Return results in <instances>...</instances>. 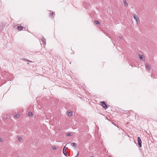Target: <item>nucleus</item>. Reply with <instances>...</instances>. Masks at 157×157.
<instances>
[{
    "instance_id": "f257e3e1",
    "label": "nucleus",
    "mask_w": 157,
    "mask_h": 157,
    "mask_svg": "<svg viewBox=\"0 0 157 157\" xmlns=\"http://www.w3.org/2000/svg\"><path fill=\"white\" fill-rule=\"evenodd\" d=\"M132 16L134 18V19L136 21V22L137 24H138V22L140 21V19L139 18L137 17V16L135 14H132Z\"/></svg>"
},
{
    "instance_id": "f03ea898",
    "label": "nucleus",
    "mask_w": 157,
    "mask_h": 157,
    "mask_svg": "<svg viewBox=\"0 0 157 157\" xmlns=\"http://www.w3.org/2000/svg\"><path fill=\"white\" fill-rule=\"evenodd\" d=\"M101 105L105 109H106L108 107L105 102L104 101L101 102Z\"/></svg>"
},
{
    "instance_id": "7ed1b4c3",
    "label": "nucleus",
    "mask_w": 157,
    "mask_h": 157,
    "mask_svg": "<svg viewBox=\"0 0 157 157\" xmlns=\"http://www.w3.org/2000/svg\"><path fill=\"white\" fill-rule=\"evenodd\" d=\"M137 141L138 142V144L139 146L140 147H142V145H141L142 141H141V140L140 137H137Z\"/></svg>"
},
{
    "instance_id": "20e7f679",
    "label": "nucleus",
    "mask_w": 157,
    "mask_h": 157,
    "mask_svg": "<svg viewBox=\"0 0 157 157\" xmlns=\"http://www.w3.org/2000/svg\"><path fill=\"white\" fill-rule=\"evenodd\" d=\"M139 57L142 61H144L145 60V58L144 56V55H140V54L138 55Z\"/></svg>"
},
{
    "instance_id": "39448f33",
    "label": "nucleus",
    "mask_w": 157,
    "mask_h": 157,
    "mask_svg": "<svg viewBox=\"0 0 157 157\" xmlns=\"http://www.w3.org/2000/svg\"><path fill=\"white\" fill-rule=\"evenodd\" d=\"M63 154H64V155H65L67 156V153L66 151V146H64L63 147Z\"/></svg>"
},
{
    "instance_id": "423d86ee",
    "label": "nucleus",
    "mask_w": 157,
    "mask_h": 157,
    "mask_svg": "<svg viewBox=\"0 0 157 157\" xmlns=\"http://www.w3.org/2000/svg\"><path fill=\"white\" fill-rule=\"evenodd\" d=\"M55 15V13L54 12H52L51 13H50V16L51 18H54Z\"/></svg>"
},
{
    "instance_id": "0eeeda50",
    "label": "nucleus",
    "mask_w": 157,
    "mask_h": 157,
    "mask_svg": "<svg viewBox=\"0 0 157 157\" xmlns=\"http://www.w3.org/2000/svg\"><path fill=\"white\" fill-rule=\"evenodd\" d=\"M145 66L149 70H150L151 69V67L149 65L148 63H146L145 64Z\"/></svg>"
},
{
    "instance_id": "6e6552de",
    "label": "nucleus",
    "mask_w": 157,
    "mask_h": 157,
    "mask_svg": "<svg viewBox=\"0 0 157 157\" xmlns=\"http://www.w3.org/2000/svg\"><path fill=\"white\" fill-rule=\"evenodd\" d=\"M41 41L44 44V45H45L46 44V39L44 38V37H43L42 39H41Z\"/></svg>"
},
{
    "instance_id": "1a4fd4ad",
    "label": "nucleus",
    "mask_w": 157,
    "mask_h": 157,
    "mask_svg": "<svg viewBox=\"0 0 157 157\" xmlns=\"http://www.w3.org/2000/svg\"><path fill=\"white\" fill-rule=\"evenodd\" d=\"M23 27L22 26H20L17 27V29L18 31H21L22 30Z\"/></svg>"
},
{
    "instance_id": "9d476101",
    "label": "nucleus",
    "mask_w": 157,
    "mask_h": 157,
    "mask_svg": "<svg viewBox=\"0 0 157 157\" xmlns=\"http://www.w3.org/2000/svg\"><path fill=\"white\" fill-rule=\"evenodd\" d=\"M67 114L69 116H71L72 115V112L71 111H68Z\"/></svg>"
},
{
    "instance_id": "9b49d317",
    "label": "nucleus",
    "mask_w": 157,
    "mask_h": 157,
    "mask_svg": "<svg viewBox=\"0 0 157 157\" xmlns=\"http://www.w3.org/2000/svg\"><path fill=\"white\" fill-rule=\"evenodd\" d=\"M76 144L75 143H72L71 144V145L73 147H74V148L75 149H76Z\"/></svg>"
},
{
    "instance_id": "f8f14e48",
    "label": "nucleus",
    "mask_w": 157,
    "mask_h": 157,
    "mask_svg": "<svg viewBox=\"0 0 157 157\" xmlns=\"http://www.w3.org/2000/svg\"><path fill=\"white\" fill-rule=\"evenodd\" d=\"M123 2L124 4L126 6H128V4L126 1V0H123Z\"/></svg>"
},
{
    "instance_id": "ddd939ff",
    "label": "nucleus",
    "mask_w": 157,
    "mask_h": 157,
    "mask_svg": "<svg viewBox=\"0 0 157 157\" xmlns=\"http://www.w3.org/2000/svg\"><path fill=\"white\" fill-rule=\"evenodd\" d=\"M18 140L20 142H21L22 140V138L21 136H17Z\"/></svg>"
},
{
    "instance_id": "4468645a",
    "label": "nucleus",
    "mask_w": 157,
    "mask_h": 157,
    "mask_svg": "<svg viewBox=\"0 0 157 157\" xmlns=\"http://www.w3.org/2000/svg\"><path fill=\"white\" fill-rule=\"evenodd\" d=\"M94 23L98 25L100 24V23L99 21L96 20L94 21Z\"/></svg>"
},
{
    "instance_id": "2eb2a0df",
    "label": "nucleus",
    "mask_w": 157,
    "mask_h": 157,
    "mask_svg": "<svg viewBox=\"0 0 157 157\" xmlns=\"http://www.w3.org/2000/svg\"><path fill=\"white\" fill-rule=\"evenodd\" d=\"M33 114L31 112H29L28 113V116H32Z\"/></svg>"
},
{
    "instance_id": "dca6fc26",
    "label": "nucleus",
    "mask_w": 157,
    "mask_h": 157,
    "mask_svg": "<svg viewBox=\"0 0 157 157\" xmlns=\"http://www.w3.org/2000/svg\"><path fill=\"white\" fill-rule=\"evenodd\" d=\"M14 117L18 118L20 117V115L19 114H17L14 116Z\"/></svg>"
},
{
    "instance_id": "f3484780",
    "label": "nucleus",
    "mask_w": 157,
    "mask_h": 157,
    "mask_svg": "<svg viewBox=\"0 0 157 157\" xmlns=\"http://www.w3.org/2000/svg\"><path fill=\"white\" fill-rule=\"evenodd\" d=\"M67 135L68 136H71V133L70 132H67Z\"/></svg>"
},
{
    "instance_id": "a211bd4d",
    "label": "nucleus",
    "mask_w": 157,
    "mask_h": 157,
    "mask_svg": "<svg viewBox=\"0 0 157 157\" xmlns=\"http://www.w3.org/2000/svg\"><path fill=\"white\" fill-rule=\"evenodd\" d=\"M52 148L53 150H56V147L55 146H52Z\"/></svg>"
},
{
    "instance_id": "6ab92c4d",
    "label": "nucleus",
    "mask_w": 157,
    "mask_h": 157,
    "mask_svg": "<svg viewBox=\"0 0 157 157\" xmlns=\"http://www.w3.org/2000/svg\"><path fill=\"white\" fill-rule=\"evenodd\" d=\"M24 60L25 61H28H28H29V60H28V59H24Z\"/></svg>"
},
{
    "instance_id": "aec40b11",
    "label": "nucleus",
    "mask_w": 157,
    "mask_h": 157,
    "mask_svg": "<svg viewBox=\"0 0 157 157\" xmlns=\"http://www.w3.org/2000/svg\"><path fill=\"white\" fill-rule=\"evenodd\" d=\"M0 141L1 142H3V140L2 138H0Z\"/></svg>"
},
{
    "instance_id": "412c9836",
    "label": "nucleus",
    "mask_w": 157,
    "mask_h": 157,
    "mask_svg": "<svg viewBox=\"0 0 157 157\" xmlns=\"http://www.w3.org/2000/svg\"><path fill=\"white\" fill-rule=\"evenodd\" d=\"M79 152H78V154H77V155L75 157H78V155H79Z\"/></svg>"
},
{
    "instance_id": "4be33fe9",
    "label": "nucleus",
    "mask_w": 157,
    "mask_h": 157,
    "mask_svg": "<svg viewBox=\"0 0 157 157\" xmlns=\"http://www.w3.org/2000/svg\"><path fill=\"white\" fill-rule=\"evenodd\" d=\"M120 39H121V40H122V39H123V38H122V37H120Z\"/></svg>"
},
{
    "instance_id": "5701e85b",
    "label": "nucleus",
    "mask_w": 157,
    "mask_h": 157,
    "mask_svg": "<svg viewBox=\"0 0 157 157\" xmlns=\"http://www.w3.org/2000/svg\"><path fill=\"white\" fill-rule=\"evenodd\" d=\"M29 62H33L31 61H30V60H29V61H28Z\"/></svg>"
},
{
    "instance_id": "b1692460",
    "label": "nucleus",
    "mask_w": 157,
    "mask_h": 157,
    "mask_svg": "<svg viewBox=\"0 0 157 157\" xmlns=\"http://www.w3.org/2000/svg\"><path fill=\"white\" fill-rule=\"evenodd\" d=\"M27 64H29V63H27Z\"/></svg>"
},
{
    "instance_id": "393cba45",
    "label": "nucleus",
    "mask_w": 157,
    "mask_h": 157,
    "mask_svg": "<svg viewBox=\"0 0 157 157\" xmlns=\"http://www.w3.org/2000/svg\"><path fill=\"white\" fill-rule=\"evenodd\" d=\"M131 66H132V67H133V66L132 65H131Z\"/></svg>"
},
{
    "instance_id": "a878e982",
    "label": "nucleus",
    "mask_w": 157,
    "mask_h": 157,
    "mask_svg": "<svg viewBox=\"0 0 157 157\" xmlns=\"http://www.w3.org/2000/svg\"><path fill=\"white\" fill-rule=\"evenodd\" d=\"M90 157H93V156H91Z\"/></svg>"
},
{
    "instance_id": "bb28decb",
    "label": "nucleus",
    "mask_w": 157,
    "mask_h": 157,
    "mask_svg": "<svg viewBox=\"0 0 157 157\" xmlns=\"http://www.w3.org/2000/svg\"><path fill=\"white\" fill-rule=\"evenodd\" d=\"M108 157H111L110 156H109Z\"/></svg>"
}]
</instances>
